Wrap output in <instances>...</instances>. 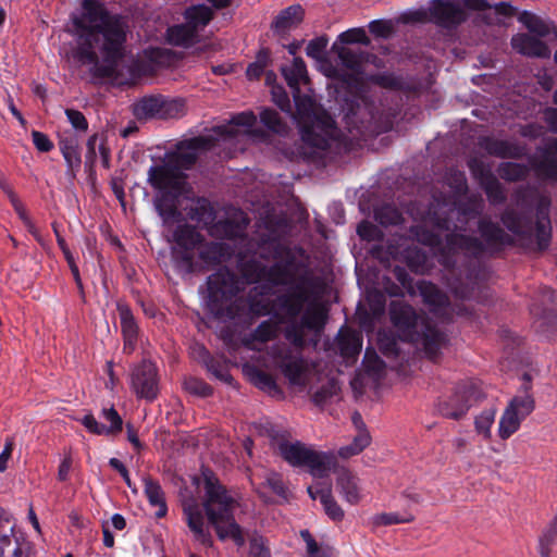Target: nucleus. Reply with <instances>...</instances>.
Wrapping results in <instances>:
<instances>
[{
    "instance_id": "0eeeda50",
    "label": "nucleus",
    "mask_w": 557,
    "mask_h": 557,
    "mask_svg": "<svg viewBox=\"0 0 557 557\" xmlns=\"http://www.w3.org/2000/svg\"><path fill=\"white\" fill-rule=\"evenodd\" d=\"M389 318L400 339L421 348L430 359L437 357L445 336L426 317L418 315L409 304L394 300L389 304Z\"/></svg>"
},
{
    "instance_id": "09e8293b",
    "label": "nucleus",
    "mask_w": 557,
    "mask_h": 557,
    "mask_svg": "<svg viewBox=\"0 0 557 557\" xmlns=\"http://www.w3.org/2000/svg\"><path fill=\"white\" fill-rule=\"evenodd\" d=\"M414 520V516L410 512L403 515L398 512H382L373 517L372 521L374 525H392L399 523H410Z\"/></svg>"
},
{
    "instance_id": "423d86ee",
    "label": "nucleus",
    "mask_w": 557,
    "mask_h": 557,
    "mask_svg": "<svg viewBox=\"0 0 557 557\" xmlns=\"http://www.w3.org/2000/svg\"><path fill=\"white\" fill-rule=\"evenodd\" d=\"M294 94L296 116L300 126L304 154L309 158L321 157L330 148L335 137L336 127L333 119L309 96H301L300 91Z\"/></svg>"
},
{
    "instance_id": "a18cd8bd",
    "label": "nucleus",
    "mask_w": 557,
    "mask_h": 557,
    "mask_svg": "<svg viewBox=\"0 0 557 557\" xmlns=\"http://www.w3.org/2000/svg\"><path fill=\"white\" fill-rule=\"evenodd\" d=\"M519 21L531 32L539 36H546L550 32L549 25L535 14L524 11L519 15Z\"/></svg>"
},
{
    "instance_id": "4468645a",
    "label": "nucleus",
    "mask_w": 557,
    "mask_h": 557,
    "mask_svg": "<svg viewBox=\"0 0 557 557\" xmlns=\"http://www.w3.org/2000/svg\"><path fill=\"white\" fill-rule=\"evenodd\" d=\"M132 388L134 393L148 401H152L159 394L158 371L154 363L144 360L132 372Z\"/></svg>"
},
{
    "instance_id": "a211bd4d",
    "label": "nucleus",
    "mask_w": 557,
    "mask_h": 557,
    "mask_svg": "<svg viewBox=\"0 0 557 557\" xmlns=\"http://www.w3.org/2000/svg\"><path fill=\"white\" fill-rule=\"evenodd\" d=\"M101 418L109 422V425L99 423L92 414H86L82 419V424L96 435H115L122 431L123 421L119 412L113 408H103Z\"/></svg>"
},
{
    "instance_id": "1a4fd4ad",
    "label": "nucleus",
    "mask_w": 557,
    "mask_h": 557,
    "mask_svg": "<svg viewBox=\"0 0 557 557\" xmlns=\"http://www.w3.org/2000/svg\"><path fill=\"white\" fill-rule=\"evenodd\" d=\"M536 151L540 156L529 158L530 166L504 162L498 166V175L507 182H518L529 175L531 168L539 180L557 182V137L552 138L544 147H539Z\"/></svg>"
},
{
    "instance_id": "052dcab7",
    "label": "nucleus",
    "mask_w": 557,
    "mask_h": 557,
    "mask_svg": "<svg viewBox=\"0 0 557 557\" xmlns=\"http://www.w3.org/2000/svg\"><path fill=\"white\" fill-rule=\"evenodd\" d=\"M184 386L187 392L194 395L201 397H208L212 395V387L202 380L196 377L186 379Z\"/></svg>"
},
{
    "instance_id": "4be33fe9",
    "label": "nucleus",
    "mask_w": 557,
    "mask_h": 557,
    "mask_svg": "<svg viewBox=\"0 0 557 557\" xmlns=\"http://www.w3.org/2000/svg\"><path fill=\"white\" fill-rule=\"evenodd\" d=\"M480 146L490 154L503 159H518L525 154V146L516 141L484 137Z\"/></svg>"
},
{
    "instance_id": "aec40b11",
    "label": "nucleus",
    "mask_w": 557,
    "mask_h": 557,
    "mask_svg": "<svg viewBox=\"0 0 557 557\" xmlns=\"http://www.w3.org/2000/svg\"><path fill=\"white\" fill-rule=\"evenodd\" d=\"M211 145L212 139L202 136L181 143L174 154L175 164L183 169L191 168L198 158V151L209 149Z\"/></svg>"
},
{
    "instance_id": "0e129e2a",
    "label": "nucleus",
    "mask_w": 557,
    "mask_h": 557,
    "mask_svg": "<svg viewBox=\"0 0 557 557\" xmlns=\"http://www.w3.org/2000/svg\"><path fill=\"white\" fill-rule=\"evenodd\" d=\"M65 115L75 131L82 133L87 132L88 121L81 111L75 109H66Z\"/></svg>"
},
{
    "instance_id": "c756f323",
    "label": "nucleus",
    "mask_w": 557,
    "mask_h": 557,
    "mask_svg": "<svg viewBox=\"0 0 557 557\" xmlns=\"http://www.w3.org/2000/svg\"><path fill=\"white\" fill-rule=\"evenodd\" d=\"M337 347L345 359H355L361 350L362 339L360 335L350 330H341L337 335Z\"/></svg>"
},
{
    "instance_id": "a878e982",
    "label": "nucleus",
    "mask_w": 557,
    "mask_h": 557,
    "mask_svg": "<svg viewBox=\"0 0 557 557\" xmlns=\"http://www.w3.org/2000/svg\"><path fill=\"white\" fill-rule=\"evenodd\" d=\"M119 314L124 339L123 350L126 354H132L137 344L138 326L128 307L119 306Z\"/></svg>"
},
{
    "instance_id": "6e6552de",
    "label": "nucleus",
    "mask_w": 557,
    "mask_h": 557,
    "mask_svg": "<svg viewBox=\"0 0 557 557\" xmlns=\"http://www.w3.org/2000/svg\"><path fill=\"white\" fill-rule=\"evenodd\" d=\"M249 224L247 214L242 210H235L230 216L219 220L210 226V235L219 238H227L238 242L234 247L238 260L244 263L249 256L262 259L277 258L280 245L275 240H262L256 243L246 235Z\"/></svg>"
},
{
    "instance_id": "ddd939ff",
    "label": "nucleus",
    "mask_w": 557,
    "mask_h": 557,
    "mask_svg": "<svg viewBox=\"0 0 557 557\" xmlns=\"http://www.w3.org/2000/svg\"><path fill=\"white\" fill-rule=\"evenodd\" d=\"M535 408L533 396L525 388L522 394L515 396L504 410L498 425V435L502 440L509 438L516 433L521 422L531 414Z\"/></svg>"
},
{
    "instance_id": "ea45409f",
    "label": "nucleus",
    "mask_w": 557,
    "mask_h": 557,
    "mask_svg": "<svg viewBox=\"0 0 557 557\" xmlns=\"http://www.w3.org/2000/svg\"><path fill=\"white\" fill-rule=\"evenodd\" d=\"M162 97H146L134 107V114L138 119H161Z\"/></svg>"
},
{
    "instance_id": "bf43d9fd",
    "label": "nucleus",
    "mask_w": 557,
    "mask_h": 557,
    "mask_svg": "<svg viewBox=\"0 0 557 557\" xmlns=\"http://www.w3.org/2000/svg\"><path fill=\"white\" fill-rule=\"evenodd\" d=\"M329 44L326 36H320L310 40L306 47V54L317 61H321L324 58L325 49Z\"/></svg>"
},
{
    "instance_id": "2eb2a0df",
    "label": "nucleus",
    "mask_w": 557,
    "mask_h": 557,
    "mask_svg": "<svg viewBox=\"0 0 557 557\" xmlns=\"http://www.w3.org/2000/svg\"><path fill=\"white\" fill-rule=\"evenodd\" d=\"M469 168L472 171V174L479 180V183L484 189L490 203H504L506 200L504 187L491 173V171L485 169L482 164H479L476 160H471L469 162Z\"/></svg>"
},
{
    "instance_id": "a19ab883",
    "label": "nucleus",
    "mask_w": 557,
    "mask_h": 557,
    "mask_svg": "<svg viewBox=\"0 0 557 557\" xmlns=\"http://www.w3.org/2000/svg\"><path fill=\"white\" fill-rule=\"evenodd\" d=\"M339 392L338 382L335 379H325L321 386L310 391L311 399L317 406H323Z\"/></svg>"
},
{
    "instance_id": "338daca9",
    "label": "nucleus",
    "mask_w": 557,
    "mask_h": 557,
    "mask_svg": "<svg viewBox=\"0 0 557 557\" xmlns=\"http://www.w3.org/2000/svg\"><path fill=\"white\" fill-rule=\"evenodd\" d=\"M265 484L275 493L276 495L286 498L287 497V488L283 482L282 476L276 472H270L267 475Z\"/></svg>"
},
{
    "instance_id": "864d4df0",
    "label": "nucleus",
    "mask_w": 557,
    "mask_h": 557,
    "mask_svg": "<svg viewBox=\"0 0 557 557\" xmlns=\"http://www.w3.org/2000/svg\"><path fill=\"white\" fill-rule=\"evenodd\" d=\"M156 209L165 224L174 222L181 216V212L172 199L162 198L158 200Z\"/></svg>"
},
{
    "instance_id": "393cba45",
    "label": "nucleus",
    "mask_w": 557,
    "mask_h": 557,
    "mask_svg": "<svg viewBox=\"0 0 557 557\" xmlns=\"http://www.w3.org/2000/svg\"><path fill=\"white\" fill-rule=\"evenodd\" d=\"M197 249L200 260L207 265L222 263L235 253V249L225 243H201Z\"/></svg>"
},
{
    "instance_id": "13d9d810",
    "label": "nucleus",
    "mask_w": 557,
    "mask_h": 557,
    "mask_svg": "<svg viewBox=\"0 0 557 557\" xmlns=\"http://www.w3.org/2000/svg\"><path fill=\"white\" fill-rule=\"evenodd\" d=\"M269 55L270 53L267 49H263L258 53L256 62L249 64L246 70L248 79H258L262 75L268 64Z\"/></svg>"
},
{
    "instance_id": "e2e57ef3",
    "label": "nucleus",
    "mask_w": 557,
    "mask_h": 557,
    "mask_svg": "<svg viewBox=\"0 0 557 557\" xmlns=\"http://www.w3.org/2000/svg\"><path fill=\"white\" fill-rule=\"evenodd\" d=\"M376 219L381 224H398L401 220L398 210L391 206H384L376 211Z\"/></svg>"
},
{
    "instance_id": "680f3d73",
    "label": "nucleus",
    "mask_w": 557,
    "mask_h": 557,
    "mask_svg": "<svg viewBox=\"0 0 557 557\" xmlns=\"http://www.w3.org/2000/svg\"><path fill=\"white\" fill-rule=\"evenodd\" d=\"M447 181L454 194H462L467 190V180L461 171L450 170L447 174Z\"/></svg>"
},
{
    "instance_id": "79ce46f5",
    "label": "nucleus",
    "mask_w": 557,
    "mask_h": 557,
    "mask_svg": "<svg viewBox=\"0 0 557 557\" xmlns=\"http://www.w3.org/2000/svg\"><path fill=\"white\" fill-rule=\"evenodd\" d=\"M256 115L251 111L242 112L234 115L231 120V124L234 126L247 127L246 133L255 139L264 140L265 134L262 129L255 128Z\"/></svg>"
},
{
    "instance_id": "f257e3e1",
    "label": "nucleus",
    "mask_w": 557,
    "mask_h": 557,
    "mask_svg": "<svg viewBox=\"0 0 557 557\" xmlns=\"http://www.w3.org/2000/svg\"><path fill=\"white\" fill-rule=\"evenodd\" d=\"M251 282L268 281L286 289L274 300L281 320L287 322L285 338L296 348L306 346L305 330L321 332L327 319V310L321 302L325 292L323 280L293 258L265 267L252 261L243 269Z\"/></svg>"
},
{
    "instance_id": "f704fd0d",
    "label": "nucleus",
    "mask_w": 557,
    "mask_h": 557,
    "mask_svg": "<svg viewBox=\"0 0 557 557\" xmlns=\"http://www.w3.org/2000/svg\"><path fill=\"white\" fill-rule=\"evenodd\" d=\"M282 74L287 85L295 92H299L300 83L308 79L306 63L299 57L294 58L290 65L282 67Z\"/></svg>"
},
{
    "instance_id": "b1692460",
    "label": "nucleus",
    "mask_w": 557,
    "mask_h": 557,
    "mask_svg": "<svg viewBox=\"0 0 557 557\" xmlns=\"http://www.w3.org/2000/svg\"><path fill=\"white\" fill-rule=\"evenodd\" d=\"M512 48L524 55L548 58L550 50L542 40L527 34H517L511 38Z\"/></svg>"
},
{
    "instance_id": "4d7b16f0",
    "label": "nucleus",
    "mask_w": 557,
    "mask_h": 557,
    "mask_svg": "<svg viewBox=\"0 0 557 557\" xmlns=\"http://www.w3.org/2000/svg\"><path fill=\"white\" fill-rule=\"evenodd\" d=\"M248 557H271L270 547L262 535L253 534L250 537Z\"/></svg>"
},
{
    "instance_id": "6ab92c4d",
    "label": "nucleus",
    "mask_w": 557,
    "mask_h": 557,
    "mask_svg": "<svg viewBox=\"0 0 557 557\" xmlns=\"http://www.w3.org/2000/svg\"><path fill=\"white\" fill-rule=\"evenodd\" d=\"M550 199L541 196L536 206L535 239L539 250H545L552 238V225L549 219Z\"/></svg>"
},
{
    "instance_id": "37998d69",
    "label": "nucleus",
    "mask_w": 557,
    "mask_h": 557,
    "mask_svg": "<svg viewBox=\"0 0 557 557\" xmlns=\"http://www.w3.org/2000/svg\"><path fill=\"white\" fill-rule=\"evenodd\" d=\"M318 493L319 499L323 505L325 513L333 521H342L344 519L345 513L341 506L337 504V502L334 499L331 488L326 487L325 490L318 491Z\"/></svg>"
},
{
    "instance_id": "39448f33",
    "label": "nucleus",
    "mask_w": 557,
    "mask_h": 557,
    "mask_svg": "<svg viewBox=\"0 0 557 557\" xmlns=\"http://www.w3.org/2000/svg\"><path fill=\"white\" fill-rule=\"evenodd\" d=\"M202 479L205 491L202 506L208 521L221 541L231 539L242 547L246 540L242 527L234 517V512L239 506L238 499L211 470H202Z\"/></svg>"
},
{
    "instance_id": "473e14b6",
    "label": "nucleus",
    "mask_w": 557,
    "mask_h": 557,
    "mask_svg": "<svg viewBox=\"0 0 557 557\" xmlns=\"http://www.w3.org/2000/svg\"><path fill=\"white\" fill-rule=\"evenodd\" d=\"M304 17V10L300 5H290L275 17L272 27L276 33L283 34L295 28Z\"/></svg>"
},
{
    "instance_id": "c03bdc74",
    "label": "nucleus",
    "mask_w": 557,
    "mask_h": 557,
    "mask_svg": "<svg viewBox=\"0 0 557 557\" xmlns=\"http://www.w3.org/2000/svg\"><path fill=\"white\" fill-rule=\"evenodd\" d=\"M14 524L11 521L10 515L0 507V557L7 552V548L11 546Z\"/></svg>"
},
{
    "instance_id": "7ed1b4c3",
    "label": "nucleus",
    "mask_w": 557,
    "mask_h": 557,
    "mask_svg": "<svg viewBox=\"0 0 557 557\" xmlns=\"http://www.w3.org/2000/svg\"><path fill=\"white\" fill-rule=\"evenodd\" d=\"M483 206L481 196H470L459 206L451 197L443 200L434 197L422 223L411 231L419 243L431 247L435 255L438 252V261L443 265L450 267V252L461 250L478 256L484 251V244L476 237L454 232L465 231L468 220L481 214Z\"/></svg>"
},
{
    "instance_id": "dca6fc26",
    "label": "nucleus",
    "mask_w": 557,
    "mask_h": 557,
    "mask_svg": "<svg viewBox=\"0 0 557 557\" xmlns=\"http://www.w3.org/2000/svg\"><path fill=\"white\" fill-rule=\"evenodd\" d=\"M416 293H418L423 304L435 315L442 317L449 307L448 296L435 284L429 281H419L416 284Z\"/></svg>"
},
{
    "instance_id": "20e7f679",
    "label": "nucleus",
    "mask_w": 557,
    "mask_h": 557,
    "mask_svg": "<svg viewBox=\"0 0 557 557\" xmlns=\"http://www.w3.org/2000/svg\"><path fill=\"white\" fill-rule=\"evenodd\" d=\"M207 290L208 308L219 320L231 321L248 313L267 315L270 312L267 304L255 300L252 290L248 297L243 294V283L226 268L208 277Z\"/></svg>"
},
{
    "instance_id": "e433bc0d",
    "label": "nucleus",
    "mask_w": 557,
    "mask_h": 557,
    "mask_svg": "<svg viewBox=\"0 0 557 557\" xmlns=\"http://www.w3.org/2000/svg\"><path fill=\"white\" fill-rule=\"evenodd\" d=\"M277 333V325L271 321L261 322L256 330L246 338H244V345L249 349H256V342L267 343L273 339Z\"/></svg>"
},
{
    "instance_id": "f03ea898",
    "label": "nucleus",
    "mask_w": 557,
    "mask_h": 557,
    "mask_svg": "<svg viewBox=\"0 0 557 557\" xmlns=\"http://www.w3.org/2000/svg\"><path fill=\"white\" fill-rule=\"evenodd\" d=\"M73 23L76 34L73 58L91 65L97 77H113L125 55L129 33L127 17L109 12L97 0H84L83 13Z\"/></svg>"
},
{
    "instance_id": "8fccbe9b",
    "label": "nucleus",
    "mask_w": 557,
    "mask_h": 557,
    "mask_svg": "<svg viewBox=\"0 0 557 557\" xmlns=\"http://www.w3.org/2000/svg\"><path fill=\"white\" fill-rule=\"evenodd\" d=\"M406 258L408 267L416 273L424 274L431 268L428 256L419 249L408 250Z\"/></svg>"
},
{
    "instance_id": "c85d7f7f",
    "label": "nucleus",
    "mask_w": 557,
    "mask_h": 557,
    "mask_svg": "<svg viewBox=\"0 0 557 557\" xmlns=\"http://www.w3.org/2000/svg\"><path fill=\"white\" fill-rule=\"evenodd\" d=\"M502 222L508 231L516 235L529 236L533 226L529 216L519 214L513 208H507L502 214Z\"/></svg>"
},
{
    "instance_id": "6e6d98bb",
    "label": "nucleus",
    "mask_w": 557,
    "mask_h": 557,
    "mask_svg": "<svg viewBox=\"0 0 557 557\" xmlns=\"http://www.w3.org/2000/svg\"><path fill=\"white\" fill-rule=\"evenodd\" d=\"M185 102L182 99H165L162 97L161 119H174L184 114Z\"/></svg>"
},
{
    "instance_id": "de8ad7c7",
    "label": "nucleus",
    "mask_w": 557,
    "mask_h": 557,
    "mask_svg": "<svg viewBox=\"0 0 557 557\" xmlns=\"http://www.w3.org/2000/svg\"><path fill=\"white\" fill-rule=\"evenodd\" d=\"M337 55L343 66L350 70L354 74H360L362 55L359 52L350 48L342 47L337 50Z\"/></svg>"
},
{
    "instance_id": "49530a36",
    "label": "nucleus",
    "mask_w": 557,
    "mask_h": 557,
    "mask_svg": "<svg viewBox=\"0 0 557 557\" xmlns=\"http://www.w3.org/2000/svg\"><path fill=\"white\" fill-rule=\"evenodd\" d=\"M261 123L272 133L283 135L287 132V125L282 121L280 114L272 109H262L260 112Z\"/></svg>"
},
{
    "instance_id": "3c124183",
    "label": "nucleus",
    "mask_w": 557,
    "mask_h": 557,
    "mask_svg": "<svg viewBox=\"0 0 557 557\" xmlns=\"http://www.w3.org/2000/svg\"><path fill=\"white\" fill-rule=\"evenodd\" d=\"M495 413L496 410L490 408L483 410L479 416L475 417V431L486 440L491 437V428L495 420Z\"/></svg>"
},
{
    "instance_id": "774afa93",
    "label": "nucleus",
    "mask_w": 557,
    "mask_h": 557,
    "mask_svg": "<svg viewBox=\"0 0 557 557\" xmlns=\"http://www.w3.org/2000/svg\"><path fill=\"white\" fill-rule=\"evenodd\" d=\"M357 234L366 240H376L381 237L380 228L368 221H362L357 227Z\"/></svg>"
},
{
    "instance_id": "7c9ffc66",
    "label": "nucleus",
    "mask_w": 557,
    "mask_h": 557,
    "mask_svg": "<svg viewBox=\"0 0 557 557\" xmlns=\"http://www.w3.org/2000/svg\"><path fill=\"white\" fill-rule=\"evenodd\" d=\"M247 374L250 382L259 389L265 392L272 397L283 396L282 388L277 385L275 379L271 374L255 367L247 369Z\"/></svg>"
},
{
    "instance_id": "cd10ccee",
    "label": "nucleus",
    "mask_w": 557,
    "mask_h": 557,
    "mask_svg": "<svg viewBox=\"0 0 557 557\" xmlns=\"http://www.w3.org/2000/svg\"><path fill=\"white\" fill-rule=\"evenodd\" d=\"M148 181L157 189H178L182 178L169 166L157 165L150 166Z\"/></svg>"
},
{
    "instance_id": "4c0bfd02",
    "label": "nucleus",
    "mask_w": 557,
    "mask_h": 557,
    "mask_svg": "<svg viewBox=\"0 0 557 557\" xmlns=\"http://www.w3.org/2000/svg\"><path fill=\"white\" fill-rule=\"evenodd\" d=\"M212 16V10L205 4L191 7L185 12L186 24L193 26L197 34L209 24Z\"/></svg>"
},
{
    "instance_id": "5701e85b",
    "label": "nucleus",
    "mask_w": 557,
    "mask_h": 557,
    "mask_svg": "<svg viewBox=\"0 0 557 557\" xmlns=\"http://www.w3.org/2000/svg\"><path fill=\"white\" fill-rule=\"evenodd\" d=\"M479 232L486 247L498 249L511 244V237L497 224L487 218L479 221Z\"/></svg>"
},
{
    "instance_id": "58836bf2",
    "label": "nucleus",
    "mask_w": 557,
    "mask_h": 557,
    "mask_svg": "<svg viewBox=\"0 0 557 557\" xmlns=\"http://www.w3.org/2000/svg\"><path fill=\"white\" fill-rule=\"evenodd\" d=\"M60 151L71 170L78 169L82 163L78 140L75 137L59 140Z\"/></svg>"
},
{
    "instance_id": "9d476101",
    "label": "nucleus",
    "mask_w": 557,
    "mask_h": 557,
    "mask_svg": "<svg viewBox=\"0 0 557 557\" xmlns=\"http://www.w3.org/2000/svg\"><path fill=\"white\" fill-rule=\"evenodd\" d=\"M274 367L281 371L290 386L306 387L317 374L315 366L300 351H295L284 343L271 346L268 351Z\"/></svg>"
},
{
    "instance_id": "5fc2aeb1",
    "label": "nucleus",
    "mask_w": 557,
    "mask_h": 557,
    "mask_svg": "<svg viewBox=\"0 0 557 557\" xmlns=\"http://www.w3.org/2000/svg\"><path fill=\"white\" fill-rule=\"evenodd\" d=\"M362 363L366 371L374 376H380L385 368L384 361L370 348L366 349Z\"/></svg>"
},
{
    "instance_id": "9b49d317",
    "label": "nucleus",
    "mask_w": 557,
    "mask_h": 557,
    "mask_svg": "<svg viewBox=\"0 0 557 557\" xmlns=\"http://www.w3.org/2000/svg\"><path fill=\"white\" fill-rule=\"evenodd\" d=\"M276 448L282 458L294 467H308L317 478H324L336 466V457L332 453L315 451L300 442L278 441Z\"/></svg>"
},
{
    "instance_id": "bb28decb",
    "label": "nucleus",
    "mask_w": 557,
    "mask_h": 557,
    "mask_svg": "<svg viewBox=\"0 0 557 557\" xmlns=\"http://www.w3.org/2000/svg\"><path fill=\"white\" fill-rule=\"evenodd\" d=\"M435 22L443 27H453L465 21V12L461 7L453 2L440 3L432 10Z\"/></svg>"
},
{
    "instance_id": "c9c22d12",
    "label": "nucleus",
    "mask_w": 557,
    "mask_h": 557,
    "mask_svg": "<svg viewBox=\"0 0 557 557\" xmlns=\"http://www.w3.org/2000/svg\"><path fill=\"white\" fill-rule=\"evenodd\" d=\"M173 238L178 248H198L203 242L202 235L189 224L178 225L173 233Z\"/></svg>"
},
{
    "instance_id": "603ef678",
    "label": "nucleus",
    "mask_w": 557,
    "mask_h": 557,
    "mask_svg": "<svg viewBox=\"0 0 557 557\" xmlns=\"http://www.w3.org/2000/svg\"><path fill=\"white\" fill-rule=\"evenodd\" d=\"M196 248H180L173 251V258L178 268L186 273H191L196 270L197 264L194 259V250Z\"/></svg>"
},
{
    "instance_id": "69168bd1",
    "label": "nucleus",
    "mask_w": 557,
    "mask_h": 557,
    "mask_svg": "<svg viewBox=\"0 0 557 557\" xmlns=\"http://www.w3.org/2000/svg\"><path fill=\"white\" fill-rule=\"evenodd\" d=\"M338 40L342 44H367L368 37L362 28H351L346 32H343L338 36Z\"/></svg>"
},
{
    "instance_id": "f8f14e48",
    "label": "nucleus",
    "mask_w": 557,
    "mask_h": 557,
    "mask_svg": "<svg viewBox=\"0 0 557 557\" xmlns=\"http://www.w3.org/2000/svg\"><path fill=\"white\" fill-rule=\"evenodd\" d=\"M480 396L481 392L473 381L459 382L454 386L450 394L438 398L436 411L444 418L460 420Z\"/></svg>"
},
{
    "instance_id": "72a5a7b5",
    "label": "nucleus",
    "mask_w": 557,
    "mask_h": 557,
    "mask_svg": "<svg viewBox=\"0 0 557 557\" xmlns=\"http://www.w3.org/2000/svg\"><path fill=\"white\" fill-rule=\"evenodd\" d=\"M144 485L149 504L157 507L156 516L163 518L168 512V506L161 485L149 476L144 478Z\"/></svg>"
},
{
    "instance_id": "f3484780",
    "label": "nucleus",
    "mask_w": 557,
    "mask_h": 557,
    "mask_svg": "<svg viewBox=\"0 0 557 557\" xmlns=\"http://www.w3.org/2000/svg\"><path fill=\"white\" fill-rule=\"evenodd\" d=\"M183 513L188 528L194 534V539L205 546H212V536L209 529L205 525V517L199 505L195 502H185L183 504Z\"/></svg>"
},
{
    "instance_id": "412c9836",
    "label": "nucleus",
    "mask_w": 557,
    "mask_h": 557,
    "mask_svg": "<svg viewBox=\"0 0 557 557\" xmlns=\"http://www.w3.org/2000/svg\"><path fill=\"white\" fill-rule=\"evenodd\" d=\"M359 483V478L349 469L343 467L336 470V490L351 505H357L362 498Z\"/></svg>"
},
{
    "instance_id": "2f4dec72",
    "label": "nucleus",
    "mask_w": 557,
    "mask_h": 557,
    "mask_svg": "<svg viewBox=\"0 0 557 557\" xmlns=\"http://www.w3.org/2000/svg\"><path fill=\"white\" fill-rule=\"evenodd\" d=\"M198 37L199 34L186 23L171 26L166 30V39L173 46L188 48L198 41Z\"/></svg>"
}]
</instances>
